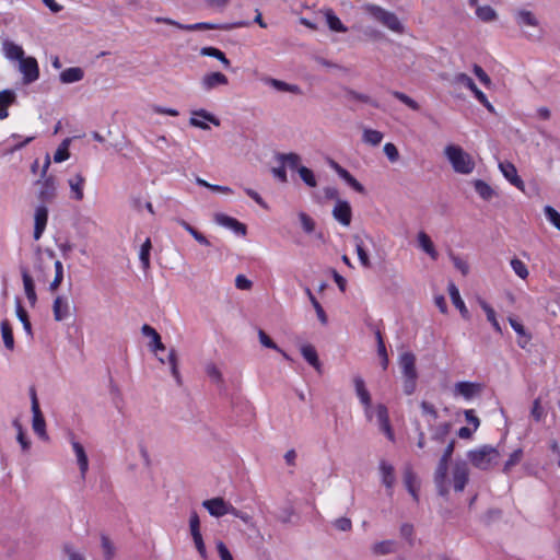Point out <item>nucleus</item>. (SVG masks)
<instances>
[{
	"label": "nucleus",
	"instance_id": "61",
	"mask_svg": "<svg viewBox=\"0 0 560 560\" xmlns=\"http://www.w3.org/2000/svg\"><path fill=\"white\" fill-rule=\"evenodd\" d=\"M523 457V451L522 448L515 450L509 457V459L504 464V471H510L512 467L517 465Z\"/></svg>",
	"mask_w": 560,
	"mask_h": 560
},
{
	"label": "nucleus",
	"instance_id": "3",
	"mask_svg": "<svg viewBox=\"0 0 560 560\" xmlns=\"http://www.w3.org/2000/svg\"><path fill=\"white\" fill-rule=\"evenodd\" d=\"M443 152L455 173L469 175L474 172L476 167L475 160L460 145L447 144Z\"/></svg>",
	"mask_w": 560,
	"mask_h": 560
},
{
	"label": "nucleus",
	"instance_id": "39",
	"mask_svg": "<svg viewBox=\"0 0 560 560\" xmlns=\"http://www.w3.org/2000/svg\"><path fill=\"white\" fill-rule=\"evenodd\" d=\"M158 360L162 364L168 363L170 369H171V374L173 375V377L176 380L177 383H180V374H179V370H178V360H177L176 350L175 349L170 350L167 360H165L161 357H158Z\"/></svg>",
	"mask_w": 560,
	"mask_h": 560
},
{
	"label": "nucleus",
	"instance_id": "44",
	"mask_svg": "<svg viewBox=\"0 0 560 560\" xmlns=\"http://www.w3.org/2000/svg\"><path fill=\"white\" fill-rule=\"evenodd\" d=\"M277 160L287 168H295L299 171L301 167V156L296 153H285L277 156Z\"/></svg>",
	"mask_w": 560,
	"mask_h": 560
},
{
	"label": "nucleus",
	"instance_id": "5",
	"mask_svg": "<svg viewBox=\"0 0 560 560\" xmlns=\"http://www.w3.org/2000/svg\"><path fill=\"white\" fill-rule=\"evenodd\" d=\"M470 464L482 470H488L498 464L500 452L490 445H482L467 453Z\"/></svg>",
	"mask_w": 560,
	"mask_h": 560
},
{
	"label": "nucleus",
	"instance_id": "37",
	"mask_svg": "<svg viewBox=\"0 0 560 560\" xmlns=\"http://www.w3.org/2000/svg\"><path fill=\"white\" fill-rule=\"evenodd\" d=\"M328 27L332 32L346 33L348 28L342 24L340 19L334 13L331 9H325L323 11Z\"/></svg>",
	"mask_w": 560,
	"mask_h": 560
},
{
	"label": "nucleus",
	"instance_id": "41",
	"mask_svg": "<svg viewBox=\"0 0 560 560\" xmlns=\"http://www.w3.org/2000/svg\"><path fill=\"white\" fill-rule=\"evenodd\" d=\"M353 240H354V244H355V250H357V254H358V257H359V260H360L361 265L364 268H370L371 267V260H370L368 250H366V248L364 246V242H363L362 237L359 236V235H354Z\"/></svg>",
	"mask_w": 560,
	"mask_h": 560
},
{
	"label": "nucleus",
	"instance_id": "45",
	"mask_svg": "<svg viewBox=\"0 0 560 560\" xmlns=\"http://www.w3.org/2000/svg\"><path fill=\"white\" fill-rule=\"evenodd\" d=\"M189 530H190V535H191V538L194 540V545H195L198 553L200 555V557L202 559H207V557H208L207 548H206V545H205V541H203V538H202V535H201L200 527L199 528H191Z\"/></svg>",
	"mask_w": 560,
	"mask_h": 560
},
{
	"label": "nucleus",
	"instance_id": "15",
	"mask_svg": "<svg viewBox=\"0 0 560 560\" xmlns=\"http://www.w3.org/2000/svg\"><path fill=\"white\" fill-rule=\"evenodd\" d=\"M353 385L361 404L364 406V411L368 418L372 417L373 405L371 401V395L366 389L364 380L357 375L353 377Z\"/></svg>",
	"mask_w": 560,
	"mask_h": 560
},
{
	"label": "nucleus",
	"instance_id": "57",
	"mask_svg": "<svg viewBox=\"0 0 560 560\" xmlns=\"http://www.w3.org/2000/svg\"><path fill=\"white\" fill-rule=\"evenodd\" d=\"M11 138L16 140V142L13 143L10 148H8L5 150V154H11L18 150H21L23 147L28 144L35 137L32 136V137L22 138L19 135H12Z\"/></svg>",
	"mask_w": 560,
	"mask_h": 560
},
{
	"label": "nucleus",
	"instance_id": "60",
	"mask_svg": "<svg viewBox=\"0 0 560 560\" xmlns=\"http://www.w3.org/2000/svg\"><path fill=\"white\" fill-rule=\"evenodd\" d=\"M544 213L547 220L560 231V213L551 206H546Z\"/></svg>",
	"mask_w": 560,
	"mask_h": 560
},
{
	"label": "nucleus",
	"instance_id": "22",
	"mask_svg": "<svg viewBox=\"0 0 560 560\" xmlns=\"http://www.w3.org/2000/svg\"><path fill=\"white\" fill-rule=\"evenodd\" d=\"M499 168L506 180H509L516 188L524 190V182L517 174L515 165L511 162H501Z\"/></svg>",
	"mask_w": 560,
	"mask_h": 560
},
{
	"label": "nucleus",
	"instance_id": "34",
	"mask_svg": "<svg viewBox=\"0 0 560 560\" xmlns=\"http://www.w3.org/2000/svg\"><path fill=\"white\" fill-rule=\"evenodd\" d=\"M265 83L271 88H273L277 91L280 92H287L292 94H301V89L296 84H289L284 81L273 79V78H267L265 79Z\"/></svg>",
	"mask_w": 560,
	"mask_h": 560
},
{
	"label": "nucleus",
	"instance_id": "17",
	"mask_svg": "<svg viewBox=\"0 0 560 560\" xmlns=\"http://www.w3.org/2000/svg\"><path fill=\"white\" fill-rule=\"evenodd\" d=\"M332 217L343 226H349L352 220V209L347 200L337 199L332 209Z\"/></svg>",
	"mask_w": 560,
	"mask_h": 560
},
{
	"label": "nucleus",
	"instance_id": "54",
	"mask_svg": "<svg viewBox=\"0 0 560 560\" xmlns=\"http://www.w3.org/2000/svg\"><path fill=\"white\" fill-rule=\"evenodd\" d=\"M152 249V243L150 238H147L144 243L141 245L139 258L142 264L143 269H148L150 267V252Z\"/></svg>",
	"mask_w": 560,
	"mask_h": 560
},
{
	"label": "nucleus",
	"instance_id": "8",
	"mask_svg": "<svg viewBox=\"0 0 560 560\" xmlns=\"http://www.w3.org/2000/svg\"><path fill=\"white\" fill-rule=\"evenodd\" d=\"M452 83L456 86L468 89L489 112L494 110L492 104L489 102L485 93L477 88L474 80L468 74L463 72L455 73L452 79Z\"/></svg>",
	"mask_w": 560,
	"mask_h": 560
},
{
	"label": "nucleus",
	"instance_id": "28",
	"mask_svg": "<svg viewBox=\"0 0 560 560\" xmlns=\"http://www.w3.org/2000/svg\"><path fill=\"white\" fill-rule=\"evenodd\" d=\"M447 291L454 306L459 311L460 315L466 319L469 318L468 308L466 307V304L460 296L458 288L453 282H450L447 285Z\"/></svg>",
	"mask_w": 560,
	"mask_h": 560
},
{
	"label": "nucleus",
	"instance_id": "48",
	"mask_svg": "<svg viewBox=\"0 0 560 560\" xmlns=\"http://www.w3.org/2000/svg\"><path fill=\"white\" fill-rule=\"evenodd\" d=\"M479 305L486 313L487 319L491 323L493 329L497 332L501 334L502 328L497 319V314H495L494 310L483 300L479 301Z\"/></svg>",
	"mask_w": 560,
	"mask_h": 560
},
{
	"label": "nucleus",
	"instance_id": "52",
	"mask_svg": "<svg viewBox=\"0 0 560 560\" xmlns=\"http://www.w3.org/2000/svg\"><path fill=\"white\" fill-rule=\"evenodd\" d=\"M450 259L451 261L453 262V266L463 275V276H467L469 273V264L468 261L458 256V255H455L453 253H450Z\"/></svg>",
	"mask_w": 560,
	"mask_h": 560
},
{
	"label": "nucleus",
	"instance_id": "49",
	"mask_svg": "<svg viewBox=\"0 0 560 560\" xmlns=\"http://www.w3.org/2000/svg\"><path fill=\"white\" fill-rule=\"evenodd\" d=\"M55 277L54 280L49 283V290L51 292H56L62 283L63 280V265L60 260H55Z\"/></svg>",
	"mask_w": 560,
	"mask_h": 560
},
{
	"label": "nucleus",
	"instance_id": "31",
	"mask_svg": "<svg viewBox=\"0 0 560 560\" xmlns=\"http://www.w3.org/2000/svg\"><path fill=\"white\" fill-rule=\"evenodd\" d=\"M336 173L355 191L364 194V187L346 168L337 163L332 164Z\"/></svg>",
	"mask_w": 560,
	"mask_h": 560
},
{
	"label": "nucleus",
	"instance_id": "47",
	"mask_svg": "<svg viewBox=\"0 0 560 560\" xmlns=\"http://www.w3.org/2000/svg\"><path fill=\"white\" fill-rule=\"evenodd\" d=\"M258 339L264 347L278 351L285 360H291L289 354L280 349L277 343L261 329L258 330Z\"/></svg>",
	"mask_w": 560,
	"mask_h": 560
},
{
	"label": "nucleus",
	"instance_id": "9",
	"mask_svg": "<svg viewBox=\"0 0 560 560\" xmlns=\"http://www.w3.org/2000/svg\"><path fill=\"white\" fill-rule=\"evenodd\" d=\"M188 122L189 126L205 131L210 129L209 124H212L215 127H219L221 125L220 119L205 108L190 110Z\"/></svg>",
	"mask_w": 560,
	"mask_h": 560
},
{
	"label": "nucleus",
	"instance_id": "35",
	"mask_svg": "<svg viewBox=\"0 0 560 560\" xmlns=\"http://www.w3.org/2000/svg\"><path fill=\"white\" fill-rule=\"evenodd\" d=\"M404 482L409 493L412 495L415 500L418 499V490L420 488V482L416 474L410 469L406 468L404 472Z\"/></svg>",
	"mask_w": 560,
	"mask_h": 560
},
{
	"label": "nucleus",
	"instance_id": "11",
	"mask_svg": "<svg viewBox=\"0 0 560 560\" xmlns=\"http://www.w3.org/2000/svg\"><path fill=\"white\" fill-rule=\"evenodd\" d=\"M52 315L56 322H63L72 315V304L69 296L58 294L52 301Z\"/></svg>",
	"mask_w": 560,
	"mask_h": 560
},
{
	"label": "nucleus",
	"instance_id": "55",
	"mask_svg": "<svg viewBox=\"0 0 560 560\" xmlns=\"http://www.w3.org/2000/svg\"><path fill=\"white\" fill-rule=\"evenodd\" d=\"M208 377L215 384H223V375L221 370L214 363H208L205 368Z\"/></svg>",
	"mask_w": 560,
	"mask_h": 560
},
{
	"label": "nucleus",
	"instance_id": "38",
	"mask_svg": "<svg viewBox=\"0 0 560 560\" xmlns=\"http://www.w3.org/2000/svg\"><path fill=\"white\" fill-rule=\"evenodd\" d=\"M0 329H1V337H2L5 348L9 351H13L14 350V338H13V329H12L10 322L8 319H3L0 324Z\"/></svg>",
	"mask_w": 560,
	"mask_h": 560
},
{
	"label": "nucleus",
	"instance_id": "1",
	"mask_svg": "<svg viewBox=\"0 0 560 560\" xmlns=\"http://www.w3.org/2000/svg\"><path fill=\"white\" fill-rule=\"evenodd\" d=\"M468 480L469 468L463 460L439 464L434 472V482L441 495H446L451 491L462 492Z\"/></svg>",
	"mask_w": 560,
	"mask_h": 560
},
{
	"label": "nucleus",
	"instance_id": "32",
	"mask_svg": "<svg viewBox=\"0 0 560 560\" xmlns=\"http://www.w3.org/2000/svg\"><path fill=\"white\" fill-rule=\"evenodd\" d=\"M83 77H84V71L80 67L67 68L63 71H61L60 75H59L60 81L63 84H71V83L79 82L83 79Z\"/></svg>",
	"mask_w": 560,
	"mask_h": 560
},
{
	"label": "nucleus",
	"instance_id": "26",
	"mask_svg": "<svg viewBox=\"0 0 560 560\" xmlns=\"http://www.w3.org/2000/svg\"><path fill=\"white\" fill-rule=\"evenodd\" d=\"M48 210L46 207H37L34 214V238L39 240L46 229Z\"/></svg>",
	"mask_w": 560,
	"mask_h": 560
},
{
	"label": "nucleus",
	"instance_id": "20",
	"mask_svg": "<svg viewBox=\"0 0 560 560\" xmlns=\"http://www.w3.org/2000/svg\"><path fill=\"white\" fill-rule=\"evenodd\" d=\"M213 220L218 225L230 229L236 234H246V226L233 217L224 213H215Z\"/></svg>",
	"mask_w": 560,
	"mask_h": 560
},
{
	"label": "nucleus",
	"instance_id": "40",
	"mask_svg": "<svg viewBox=\"0 0 560 560\" xmlns=\"http://www.w3.org/2000/svg\"><path fill=\"white\" fill-rule=\"evenodd\" d=\"M383 139L384 135L378 130L366 127L362 129V141L365 144L376 147L383 141Z\"/></svg>",
	"mask_w": 560,
	"mask_h": 560
},
{
	"label": "nucleus",
	"instance_id": "29",
	"mask_svg": "<svg viewBox=\"0 0 560 560\" xmlns=\"http://www.w3.org/2000/svg\"><path fill=\"white\" fill-rule=\"evenodd\" d=\"M302 357L318 372H320L322 364L318 359L315 347L311 343H303L300 347Z\"/></svg>",
	"mask_w": 560,
	"mask_h": 560
},
{
	"label": "nucleus",
	"instance_id": "10",
	"mask_svg": "<svg viewBox=\"0 0 560 560\" xmlns=\"http://www.w3.org/2000/svg\"><path fill=\"white\" fill-rule=\"evenodd\" d=\"M483 385L477 382H457L452 388L454 398H463L465 400H471L481 395Z\"/></svg>",
	"mask_w": 560,
	"mask_h": 560
},
{
	"label": "nucleus",
	"instance_id": "25",
	"mask_svg": "<svg viewBox=\"0 0 560 560\" xmlns=\"http://www.w3.org/2000/svg\"><path fill=\"white\" fill-rule=\"evenodd\" d=\"M141 332L143 336L148 337L150 339V342H149V348L150 350L156 355V352L158 351H164L165 350V346L164 343L162 342L161 340V336L159 335V332L153 328L151 327L150 325H143L141 327Z\"/></svg>",
	"mask_w": 560,
	"mask_h": 560
},
{
	"label": "nucleus",
	"instance_id": "23",
	"mask_svg": "<svg viewBox=\"0 0 560 560\" xmlns=\"http://www.w3.org/2000/svg\"><path fill=\"white\" fill-rule=\"evenodd\" d=\"M417 244L418 247L425 253L432 260H436L439 258V252L429 236L424 231H420L417 233Z\"/></svg>",
	"mask_w": 560,
	"mask_h": 560
},
{
	"label": "nucleus",
	"instance_id": "30",
	"mask_svg": "<svg viewBox=\"0 0 560 560\" xmlns=\"http://www.w3.org/2000/svg\"><path fill=\"white\" fill-rule=\"evenodd\" d=\"M471 185L479 197L486 201H490L497 197L495 189L482 179H474Z\"/></svg>",
	"mask_w": 560,
	"mask_h": 560
},
{
	"label": "nucleus",
	"instance_id": "27",
	"mask_svg": "<svg viewBox=\"0 0 560 560\" xmlns=\"http://www.w3.org/2000/svg\"><path fill=\"white\" fill-rule=\"evenodd\" d=\"M396 549L397 544L392 539L375 541L370 547L371 553L376 557L394 553Z\"/></svg>",
	"mask_w": 560,
	"mask_h": 560
},
{
	"label": "nucleus",
	"instance_id": "16",
	"mask_svg": "<svg viewBox=\"0 0 560 560\" xmlns=\"http://www.w3.org/2000/svg\"><path fill=\"white\" fill-rule=\"evenodd\" d=\"M32 413H33L32 428H33L34 432L39 438L47 439L46 421L40 411L38 400L35 395L32 398Z\"/></svg>",
	"mask_w": 560,
	"mask_h": 560
},
{
	"label": "nucleus",
	"instance_id": "21",
	"mask_svg": "<svg viewBox=\"0 0 560 560\" xmlns=\"http://www.w3.org/2000/svg\"><path fill=\"white\" fill-rule=\"evenodd\" d=\"M70 443L77 458V464L79 466L81 477L84 478L89 470V458L84 446L73 435L70 439Z\"/></svg>",
	"mask_w": 560,
	"mask_h": 560
},
{
	"label": "nucleus",
	"instance_id": "42",
	"mask_svg": "<svg viewBox=\"0 0 560 560\" xmlns=\"http://www.w3.org/2000/svg\"><path fill=\"white\" fill-rule=\"evenodd\" d=\"M22 278H23V287H24L25 295H26L27 300L30 301L31 305H35V303L37 301V296H36V292H35L34 281L32 279V277L26 271H24L22 273Z\"/></svg>",
	"mask_w": 560,
	"mask_h": 560
},
{
	"label": "nucleus",
	"instance_id": "13",
	"mask_svg": "<svg viewBox=\"0 0 560 560\" xmlns=\"http://www.w3.org/2000/svg\"><path fill=\"white\" fill-rule=\"evenodd\" d=\"M374 418L380 427V430L384 432L389 440L393 441L394 432L389 423L388 410L384 405L378 404L376 406H373L372 417L368 419L373 420Z\"/></svg>",
	"mask_w": 560,
	"mask_h": 560
},
{
	"label": "nucleus",
	"instance_id": "43",
	"mask_svg": "<svg viewBox=\"0 0 560 560\" xmlns=\"http://www.w3.org/2000/svg\"><path fill=\"white\" fill-rule=\"evenodd\" d=\"M56 194L57 183L55 178L47 177L43 183V187L39 194L40 198L44 200H51L52 198H55Z\"/></svg>",
	"mask_w": 560,
	"mask_h": 560
},
{
	"label": "nucleus",
	"instance_id": "7",
	"mask_svg": "<svg viewBox=\"0 0 560 560\" xmlns=\"http://www.w3.org/2000/svg\"><path fill=\"white\" fill-rule=\"evenodd\" d=\"M153 21L155 23H158V24H167V25L174 26L176 28H179V30H183V31H189V32H192V31H206V30H217V28L229 30V28H232V27L247 26L246 22L235 23L232 26H218V25L211 24V23H196V24L185 25V24L178 23L175 20H172L170 18H163V16H156V18L153 19Z\"/></svg>",
	"mask_w": 560,
	"mask_h": 560
},
{
	"label": "nucleus",
	"instance_id": "24",
	"mask_svg": "<svg viewBox=\"0 0 560 560\" xmlns=\"http://www.w3.org/2000/svg\"><path fill=\"white\" fill-rule=\"evenodd\" d=\"M469 5L475 8L476 16L485 23H491L497 21L498 13L497 11L490 7V5H480L478 3V0H469Z\"/></svg>",
	"mask_w": 560,
	"mask_h": 560
},
{
	"label": "nucleus",
	"instance_id": "51",
	"mask_svg": "<svg viewBox=\"0 0 560 560\" xmlns=\"http://www.w3.org/2000/svg\"><path fill=\"white\" fill-rule=\"evenodd\" d=\"M511 268L517 277L522 280H526L529 276L527 266L518 258L514 257L510 261Z\"/></svg>",
	"mask_w": 560,
	"mask_h": 560
},
{
	"label": "nucleus",
	"instance_id": "6",
	"mask_svg": "<svg viewBox=\"0 0 560 560\" xmlns=\"http://www.w3.org/2000/svg\"><path fill=\"white\" fill-rule=\"evenodd\" d=\"M517 27L526 35L532 36L533 31L541 28V23L537 14L527 8H518L513 13Z\"/></svg>",
	"mask_w": 560,
	"mask_h": 560
},
{
	"label": "nucleus",
	"instance_id": "62",
	"mask_svg": "<svg viewBox=\"0 0 560 560\" xmlns=\"http://www.w3.org/2000/svg\"><path fill=\"white\" fill-rule=\"evenodd\" d=\"M472 71L477 79L486 86L490 88L492 85V80L490 77L486 73V71L478 65H474Z\"/></svg>",
	"mask_w": 560,
	"mask_h": 560
},
{
	"label": "nucleus",
	"instance_id": "2",
	"mask_svg": "<svg viewBox=\"0 0 560 560\" xmlns=\"http://www.w3.org/2000/svg\"><path fill=\"white\" fill-rule=\"evenodd\" d=\"M2 52L4 57L10 61L19 62V71L22 74L23 83L31 84L39 78L38 62L34 57L25 56V51L22 46L15 44L12 40H2Z\"/></svg>",
	"mask_w": 560,
	"mask_h": 560
},
{
	"label": "nucleus",
	"instance_id": "64",
	"mask_svg": "<svg viewBox=\"0 0 560 560\" xmlns=\"http://www.w3.org/2000/svg\"><path fill=\"white\" fill-rule=\"evenodd\" d=\"M472 71L477 79L486 86L490 88L492 85V80L490 77L486 73V71L478 65H474Z\"/></svg>",
	"mask_w": 560,
	"mask_h": 560
},
{
	"label": "nucleus",
	"instance_id": "14",
	"mask_svg": "<svg viewBox=\"0 0 560 560\" xmlns=\"http://www.w3.org/2000/svg\"><path fill=\"white\" fill-rule=\"evenodd\" d=\"M398 364L405 378L417 380L416 355L410 351L400 353Z\"/></svg>",
	"mask_w": 560,
	"mask_h": 560
},
{
	"label": "nucleus",
	"instance_id": "50",
	"mask_svg": "<svg viewBox=\"0 0 560 560\" xmlns=\"http://www.w3.org/2000/svg\"><path fill=\"white\" fill-rule=\"evenodd\" d=\"M298 218H299L302 230L306 234H311L315 231L316 223L311 215H308L306 212L300 211L298 213Z\"/></svg>",
	"mask_w": 560,
	"mask_h": 560
},
{
	"label": "nucleus",
	"instance_id": "33",
	"mask_svg": "<svg viewBox=\"0 0 560 560\" xmlns=\"http://www.w3.org/2000/svg\"><path fill=\"white\" fill-rule=\"evenodd\" d=\"M380 472H381V478H382L383 485L389 491H392V489H393V487L395 485V481H396L394 467L390 464L386 463V462H381V464H380Z\"/></svg>",
	"mask_w": 560,
	"mask_h": 560
},
{
	"label": "nucleus",
	"instance_id": "58",
	"mask_svg": "<svg viewBox=\"0 0 560 560\" xmlns=\"http://www.w3.org/2000/svg\"><path fill=\"white\" fill-rule=\"evenodd\" d=\"M301 179L310 187H316L317 186V180H316V177L314 175V173L307 168L306 166H301L299 167V171H298Z\"/></svg>",
	"mask_w": 560,
	"mask_h": 560
},
{
	"label": "nucleus",
	"instance_id": "19",
	"mask_svg": "<svg viewBox=\"0 0 560 560\" xmlns=\"http://www.w3.org/2000/svg\"><path fill=\"white\" fill-rule=\"evenodd\" d=\"M85 177L81 173L73 174L68 179L70 199L81 201L84 198Z\"/></svg>",
	"mask_w": 560,
	"mask_h": 560
},
{
	"label": "nucleus",
	"instance_id": "59",
	"mask_svg": "<svg viewBox=\"0 0 560 560\" xmlns=\"http://www.w3.org/2000/svg\"><path fill=\"white\" fill-rule=\"evenodd\" d=\"M450 429H451V425L447 422L436 424L432 429V439L441 442V440L444 439L448 434Z\"/></svg>",
	"mask_w": 560,
	"mask_h": 560
},
{
	"label": "nucleus",
	"instance_id": "36",
	"mask_svg": "<svg viewBox=\"0 0 560 560\" xmlns=\"http://www.w3.org/2000/svg\"><path fill=\"white\" fill-rule=\"evenodd\" d=\"M16 100V94L12 90H3L0 92V119L8 117V107Z\"/></svg>",
	"mask_w": 560,
	"mask_h": 560
},
{
	"label": "nucleus",
	"instance_id": "18",
	"mask_svg": "<svg viewBox=\"0 0 560 560\" xmlns=\"http://www.w3.org/2000/svg\"><path fill=\"white\" fill-rule=\"evenodd\" d=\"M228 84V77L221 72L206 73L200 80L201 89L206 92H210L217 88L225 86Z\"/></svg>",
	"mask_w": 560,
	"mask_h": 560
},
{
	"label": "nucleus",
	"instance_id": "12",
	"mask_svg": "<svg viewBox=\"0 0 560 560\" xmlns=\"http://www.w3.org/2000/svg\"><path fill=\"white\" fill-rule=\"evenodd\" d=\"M202 506L213 517H222L233 513V505L223 498L217 497L202 502Z\"/></svg>",
	"mask_w": 560,
	"mask_h": 560
},
{
	"label": "nucleus",
	"instance_id": "56",
	"mask_svg": "<svg viewBox=\"0 0 560 560\" xmlns=\"http://www.w3.org/2000/svg\"><path fill=\"white\" fill-rule=\"evenodd\" d=\"M200 52L202 56H210V57L217 58L225 67L230 66V60L225 57V55L220 49H218L215 47H203Z\"/></svg>",
	"mask_w": 560,
	"mask_h": 560
},
{
	"label": "nucleus",
	"instance_id": "63",
	"mask_svg": "<svg viewBox=\"0 0 560 560\" xmlns=\"http://www.w3.org/2000/svg\"><path fill=\"white\" fill-rule=\"evenodd\" d=\"M472 71L477 79L486 86L490 88L492 85V80L490 77L486 73V71L478 65H474Z\"/></svg>",
	"mask_w": 560,
	"mask_h": 560
},
{
	"label": "nucleus",
	"instance_id": "46",
	"mask_svg": "<svg viewBox=\"0 0 560 560\" xmlns=\"http://www.w3.org/2000/svg\"><path fill=\"white\" fill-rule=\"evenodd\" d=\"M509 323L520 337L518 345L524 348L528 343L530 336L526 332L524 326L517 319L510 317Z\"/></svg>",
	"mask_w": 560,
	"mask_h": 560
},
{
	"label": "nucleus",
	"instance_id": "4",
	"mask_svg": "<svg viewBox=\"0 0 560 560\" xmlns=\"http://www.w3.org/2000/svg\"><path fill=\"white\" fill-rule=\"evenodd\" d=\"M361 9L366 15H369L371 19L378 22L389 31L397 34L405 33V25L394 12H390L382 8L381 5L374 3H365L362 5Z\"/></svg>",
	"mask_w": 560,
	"mask_h": 560
},
{
	"label": "nucleus",
	"instance_id": "53",
	"mask_svg": "<svg viewBox=\"0 0 560 560\" xmlns=\"http://www.w3.org/2000/svg\"><path fill=\"white\" fill-rule=\"evenodd\" d=\"M70 139H65L61 144L58 147L54 154V161L56 163H61L69 159V145H70Z\"/></svg>",
	"mask_w": 560,
	"mask_h": 560
}]
</instances>
